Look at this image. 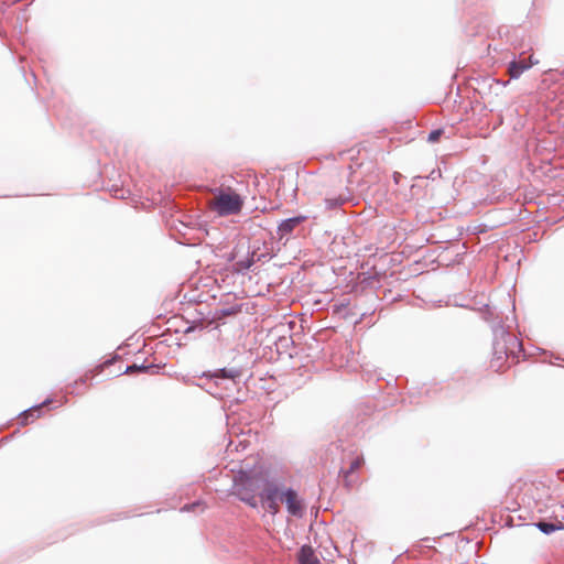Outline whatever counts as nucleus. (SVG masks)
<instances>
[{
  "label": "nucleus",
  "mask_w": 564,
  "mask_h": 564,
  "mask_svg": "<svg viewBox=\"0 0 564 564\" xmlns=\"http://www.w3.org/2000/svg\"><path fill=\"white\" fill-rule=\"evenodd\" d=\"M267 477L268 474L262 470H253L250 473L242 471L235 479L234 494L250 507L257 508V497H260L262 484L265 481Z\"/></svg>",
  "instance_id": "obj_1"
},
{
  "label": "nucleus",
  "mask_w": 564,
  "mask_h": 564,
  "mask_svg": "<svg viewBox=\"0 0 564 564\" xmlns=\"http://www.w3.org/2000/svg\"><path fill=\"white\" fill-rule=\"evenodd\" d=\"M242 205V197L230 187L215 189L210 202L212 209L219 216L236 215L240 213Z\"/></svg>",
  "instance_id": "obj_2"
},
{
  "label": "nucleus",
  "mask_w": 564,
  "mask_h": 564,
  "mask_svg": "<svg viewBox=\"0 0 564 564\" xmlns=\"http://www.w3.org/2000/svg\"><path fill=\"white\" fill-rule=\"evenodd\" d=\"M281 499L285 502L288 511L295 517H302L303 505L297 499V495L293 489H288L281 495Z\"/></svg>",
  "instance_id": "obj_3"
},
{
  "label": "nucleus",
  "mask_w": 564,
  "mask_h": 564,
  "mask_svg": "<svg viewBox=\"0 0 564 564\" xmlns=\"http://www.w3.org/2000/svg\"><path fill=\"white\" fill-rule=\"evenodd\" d=\"M261 501L269 500V498H274V500H279L280 498V487L279 485L269 479L267 477L265 481L262 484V490L260 494Z\"/></svg>",
  "instance_id": "obj_4"
},
{
  "label": "nucleus",
  "mask_w": 564,
  "mask_h": 564,
  "mask_svg": "<svg viewBox=\"0 0 564 564\" xmlns=\"http://www.w3.org/2000/svg\"><path fill=\"white\" fill-rule=\"evenodd\" d=\"M261 257H264V254L258 256L256 251L248 252V254L245 259L237 260L234 263V269H235V271H237L239 273H243L247 270H249L256 261H259L261 259Z\"/></svg>",
  "instance_id": "obj_5"
},
{
  "label": "nucleus",
  "mask_w": 564,
  "mask_h": 564,
  "mask_svg": "<svg viewBox=\"0 0 564 564\" xmlns=\"http://www.w3.org/2000/svg\"><path fill=\"white\" fill-rule=\"evenodd\" d=\"M306 220L305 216H296L289 219L283 220L279 227L278 232L281 237L291 234L300 224Z\"/></svg>",
  "instance_id": "obj_6"
},
{
  "label": "nucleus",
  "mask_w": 564,
  "mask_h": 564,
  "mask_svg": "<svg viewBox=\"0 0 564 564\" xmlns=\"http://www.w3.org/2000/svg\"><path fill=\"white\" fill-rule=\"evenodd\" d=\"M299 564H321L313 549L308 545L301 547L297 555Z\"/></svg>",
  "instance_id": "obj_7"
},
{
  "label": "nucleus",
  "mask_w": 564,
  "mask_h": 564,
  "mask_svg": "<svg viewBox=\"0 0 564 564\" xmlns=\"http://www.w3.org/2000/svg\"><path fill=\"white\" fill-rule=\"evenodd\" d=\"M533 64V62H531L530 64H528L525 61H513L510 63L509 65V68H508V72L510 74V77L511 78H518L520 77V75L529 69L531 67V65Z\"/></svg>",
  "instance_id": "obj_8"
},
{
  "label": "nucleus",
  "mask_w": 564,
  "mask_h": 564,
  "mask_svg": "<svg viewBox=\"0 0 564 564\" xmlns=\"http://www.w3.org/2000/svg\"><path fill=\"white\" fill-rule=\"evenodd\" d=\"M535 527L545 534H551L557 530L564 529V525L561 521L557 522H547V521H539L535 523Z\"/></svg>",
  "instance_id": "obj_9"
},
{
  "label": "nucleus",
  "mask_w": 564,
  "mask_h": 564,
  "mask_svg": "<svg viewBox=\"0 0 564 564\" xmlns=\"http://www.w3.org/2000/svg\"><path fill=\"white\" fill-rule=\"evenodd\" d=\"M50 401L46 400L43 402V404L41 405H36V406H32L30 408L29 410L24 411L21 416H20V420H21V423L22 424H28L29 423V420H34L35 417H39L40 415V412L43 408V405H45L46 403H48Z\"/></svg>",
  "instance_id": "obj_10"
},
{
  "label": "nucleus",
  "mask_w": 564,
  "mask_h": 564,
  "mask_svg": "<svg viewBox=\"0 0 564 564\" xmlns=\"http://www.w3.org/2000/svg\"><path fill=\"white\" fill-rule=\"evenodd\" d=\"M349 200V196L339 195L338 197L325 198L327 209H335Z\"/></svg>",
  "instance_id": "obj_11"
},
{
  "label": "nucleus",
  "mask_w": 564,
  "mask_h": 564,
  "mask_svg": "<svg viewBox=\"0 0 564 564\" xmlns=\"http://www.w3.org/2000/svg\"><path fill=\"white\" fill-rule=\"evenodd\" d=\"M239 375L237 370H227L220 369L212 375H208L212 378H224V379H234Z\"/></svg>",
  "instance_id": "obj_12"
},
{
  "label": "nucleus",
  "mask_w": 564,
  "mask_h": 564,
  "mask_svg": "<svg viewBox=\"0 0 564 564\" xmlns=\"http://www.w3.org/2000/svg\"><path fill=\"white\" fill-rule=\"evenodd\" d=\"M261 502L270 513L275 514L279 511V503L274 498H269V500H262Z\"/></svg>",
  "instance_id": "obj_13"
},
{
  "label": "nucleus",
  "mask_w": 564,
  "mask_h": 564,
  "mask_svg": "<svg viewBox=\"0 0 564 564\" xmlns=\"http://www.w3.org/2000/svg\"><path fill=\"white\" fill-rule=\"evenodd\" d=\"M362 463H364L362 457H357V458H355V459L351 462V464H350L349 470H347V471H346V475H348V474H350V473H352V471H355V470L359 469V468H360V466L362 465Z\"/></svg>",
  "instance_id": "obj_14"
},
{
  "label": "nucleus",
  "mask_w": 564,
  "mask_h": 564,
  "mask_svg": "<svg viewBox=\"0 0 564 564\" xmlns=\"http://www.w3.org/2000/svg\"><path fill=\"white\" fill-rule=\"evenodd\" d=\"M442 134H443V130H441V129L433 130L429 133L427 140H429V142H432V143L436 142L440 140Z\"/></svg>",
  "instance_id": "obj_15"
},
{
  "label": "nucleus",
  "mask_w": 564,
  "mask_h": 564,
  "mask_svg": "<svg viewBox=\"0 0 564 564\" xmlns=\"http://www.w3.org/2000/svg\"><path fill=\"white\" fill-rule=\"evenodd\" d=\"M150 368H152V366H137V365H133V366H129L126 370V372H132V371H142V372H145L148 371Z\"/></svg>",
  "instance_id": "obj_16"
},
{
  "label": "nucleus",
  "mask_w": 564,
  "mask_h": 564,
  "mask_svg": "<svg viewBox=\"0 0 564 564\" xmlns=\"http://www.w3.org/2000/svg\"><path fill=\"white\" fill-rule=\"evenodd\" d=\"M197 506H199V503L186 505L182 508V511H191Z\"/></svg>",
  "instance_id": "obj_17"
},
{
  "label": "nucleus",
  "mask_w": 564,
  "mask_h": 564,
  "mask_svg": "<svg viewBox=\"0 0 564 564\" xmlns=\"http://www.w3.org/2000/svg\"><path fill=\"white\" fill-rule=\"evenodd\" d=\"M507 337H508L510 340H512L513 343H516V341H517V338H516L514 336L510 335V334H507Z\"/></svg>",
  "instance_id": "obj_18"
}]
</instances>
